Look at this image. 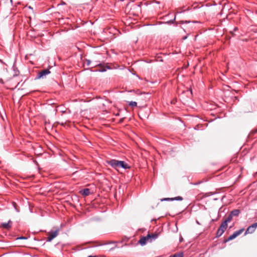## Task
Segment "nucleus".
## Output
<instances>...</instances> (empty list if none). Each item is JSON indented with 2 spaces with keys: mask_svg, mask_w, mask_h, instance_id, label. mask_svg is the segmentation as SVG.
Segmentation results:
<instances>
[{
  "mask_svg": "<svg viewBox=\"0 0 257 257\" xmlns=\"http://www.w3.org/2000/svg\"><path fill=\"white\" fill-rule=\"evenodd\" d=\"M157 234H148L146 236H143L139 240V242L142 245H144L146 244L147 241L149 240L150 242L152 241L153 239H156L157 237Z\"/></svg>",
  "mask_w": 257,
  "mask_h": 257,
  "instance_id": "obj_1",
  "label": "nucleus"
},
{
  "mask_svg": "<svg viewBox=\"0 0 257 257\" xmlns=\"http://www.w3.org/2000/svg\"><path fill=\"white\" fill-rule=\"evenodd\" d=\"M227 227V224H226V222H222L216 232V237H219L221 236L226 230Z\"/></svg>",
  "mask_w": 257,
  "mask_h": 257,
  "instance_id": "obj_2",
  "label": "nucleus"
},
{
  "mask_svg": "<svg viewBox=\"0 0 257 257\" xmlns=\"http://www.w3.org/2000/svg\"><path fill=\"white\" fill-rule=\"evenodd\" d=\"M244 230L243 228L240 229L237 231H235L232 234H231L229 237L225 240V242L228 241L229 240H232L236 238L237 236L240 235Z\"/></svg>",
  "mask_w": 257,
  "mask_h": 257,
  "instance_id": "obj_3",
  "label": "nucleus"
},
{
  "mask_svg": "<svg viewBox=\"0 0 257 257\" xmlns=\"http://www.w3.org/2000/svg\"><path fill=\"white\" fill-rule=\"evenodd\" d=\"M108 164L110 165L113 168L117 170L119 168V161L116 160H111L107 162Z\"/></svg>",
  "mask_w": 257,
  "mask_h": 257,
  "instance_id": "obj_4",
  "label": "nucleus"
},
{
  "mask_svg": "<svg viewBox=\"0 0 257 257\" xmlns=\"http://www.w3.org/2000/svg\"><path fill=\"white\" fill-rule=\"evenodd\" d=\"M58 232L59 230L58 229L55 231H51L48 234L47 240L48 241H51L53 238H54L58 235Z\"/></svg>",
  "mask_w": 257,
  "mask_h": 257,
  "instance_id": "obj_5",
  "label": "nucleus"
},
{
  "mask_svg": "<svg viewBox=\"0 0 257 257\" xmlns=\"http://www.w3.org/2000/svg\"><path fill=\"white\" fill-rule=\"evenodd\" d=\"M50 73V71L48 69L43 70L42 71H41L38 73V75L37 76V78H38V79L43 78L46 75H48Z\"/></svg>",
  "mask_w": 257,
  "mask_h": 257,
  "instance_id": "obj_6",
  "label": "nucleus"
},
{
  "mask_svg": "<svg viewBox=\"0 0 257 257\" xmlns=\"http://www.w3.org/2000/svg\"><path fill=\"white\" fill-rule=\"evenodd\" d=\"M12 221L11 220H9L8 222L2 223L1 224V226L5 229H9L12 227Z\"/></svg>",
  "mask_w": 257,
  "mask_h": 257,
  "instance_id": "obj_7",
  "label": "nucleus"
},
{
  "mask_svg": "<svg viewBox=\"0 0 257 257\" xmlns=\"http://www.w3.org/2000/svg\"><path fill=\"white\" fill-rule=\"evenodd\" d=\"M119 168H122L124 169H128L130 168L129 165L124 161H119Z\"/></svg>",
  "mask_w": 257,
  "mask_h": 257,
  "instance_id": "obj_8",
  "label": "nucleus"
},
{
  "mask_svg": "<svg viewBox=\"0 0 257 257\" xmlns=\"http://www.w3.org/2000/svg\"><path fill=\"white\" fill-rule=\"evenodd\" d=\"M255 229L254 228L253 226L251 225L250 226L248 227V228H247V229L245 231V234L252 233L255 231Z\"/></svg>",
  "mask_w": 257,
  "mask_h": 257,
  "instance_id": "obj_9",
  "label": "nucleus"
},
{
  "mask_svg": "<svg viewBox=\"0 0 257 257\" xmlns=\"http://www.w3.org/2000/svg\"><path fill=\"white\" fill-rule=\"evenodd\" d=\"M240 213V210L238 209H234L232 211H231L230 213V214L233 217V216H237L238 215V214Z\"/></svg>",
  "mask_w": 257,
  "mask_h": 257,
  "instance_id": "obj_10",
  "label": "nucleus"
},
{
  "mask_svg": "<svg viewBox=\"0 0 257 257\" xmlns=\"http://www.w3.org/2000/svg\"><path fill=\"white\" fill-rule=\"evenodd\" d=\"M81 193L84 196H88L90 194V190L88 188H85L81 191Z\"/></svg>",
  "mask_w": 257,
  "mask_h": 257,
  "instance_id": "obj_11",
  "label": "nucleus"
},
{
  "mask_svg": "<svg viewBox=\"0 0 257 257\" xmlns=\"http://www.w3.org/2000/svg\"><path fill=\"white\" fill-rule=\"evenodd\" d=\"M232 217H233V216L230 214H229V215L226 217V218L223 221V222H226V224H227V223L228 222H229L231 221Z\"/></svg>",
  "mask_w": 257,
  "mask_h": 257,
  "instance_id": "obj_12",
  "label": "nucleus"
},
{
  "mask_svg": "<svg viewBox=\"0 0 257 257\" xmlns=\"http://www.w3.org/2000/svg\"><path fill=\"white\" fill-rule=\"evenodd\" d=\"M183 253L182 252H179V253H176L170 257H183Z\"/></svg>",
  "mask_w": 257,
  "mask_h": 257,
  "instance_id": "obj_13",
  "label": "nucleus"
},
{
  "mask_svg": "<svg viewBox=\"0 0 257 257\" xmlns=\"http://www.w3.org/2000/svg\"><path fill=\"white\" fill-rule=\"evenodd\" d=\"M128 104L130 106L132 107L137 106V103L136 101H130Z\"/></svg>",
  "mask_w": 257,
  "mask_h": 257,
  "instance_id": "obj_14",
  "label": "nucleus"
},
{
  "mask_svg": "<svg viewBox=\"0 0 257 257\" xmlns=\"http://www.w3.org/2000/svg\"><path fill=\"white\" fill-rule=\"evenodd\" d=\"M173 201L174 200H177V201H182L183 200V198L181 196H177L174 198H173Z\"/></svg>",
  "mask_w": 257,
  "mask_h": 257,
  "instance_id": "obj_15",
  "label": "nucleus"
},
{
  "mask_svg": "<svg viewBox=\"0 0 257 257\" xmlns=\"http://www.w3.org/2000/svg\"><path fill=\"white\" fill-rule=\"evenodd\" d=\"M134 8L137 9L138 10H139V11H140V10H141V7H140V6H139V5H138V4H135V5H134Z\"/></svg>",
  "mask_w": 257,
  "mask_h": 257,
  "instance_id": "obj_16",
  "label": "nucleus"
},
{
  "mask_svg": "<svg viewBox=\"0 0 257 257\" xmlns=\"http://www.w3.org/2000/svg\"><path fill=\"white\" fill-rule=\"evenodd\" d=\"M161 200L162 201H168V200L173 201V198H165L162 199Z\"/></svg>",
  "mask_w": 257,
  "mask_h": 257,
  "instance_id": "obj_17",
  "label": "nucleus"
},
{
  "mask_svg": "<svg viewBox=\"0 0 257 257\" xmlns=\"http://www.w3.org/2000/svg\"><path fill=\"white\" fill-rule=\"evenodd\" d=\"M190 23V22L187 21H182L180 22L181 24H185V23Z\"/></svg>",
  "mask_w": 257,
  "mask_h": 257,
  "instance_id": "obj_18",
  "label": "nucleus"
},
{
  "mask_svg": "<svg viewBox=\"0 0 257 257\" xmlns=\"http://www.w3.org/2000/svg\"><path fill=\"white\" fill-rule=\"evenodd\" d=\"M91 61L89 60H86V64L87 65H89L90 64Z\"/></svg>",
  "mask_w": 257,
  "mask_h": 257,
  "instance_id": "obj_19",
  "label": "nucleus"
},
{
  "mask_svg": "<svg viewBox=\"0 0 257 257\" xmlns=\"http://www.w3.org/2000/svg\"><path fill=\"white\" fill-rule=\"evenodd\" d=\"M252 225L253 226L254 228L255 229L257 227V222L252 224Z\"/></svg>",
  "mask_w": 257,
  "mask_h": 257,
  "instance_id": "obj_20",
  "label": "nucleus"
},
{
  "mask_svg": "<svg viewBox=\"0 0 257 257\" xmlns=\"http://www.w3.org/2000/svg\"><path fill=\"white\" fill-rule=\"evenodd\" d=\"M99 71H101V72H104V71H106V69H103L102 70H99Z\"/></svg>",
  "mask_w": 257,
  "mask_h": 257,
  "instance_id": "obj_21",
  "label": "nucleus"
},
{
  "mask_svg": "<svg viewBox=\"0 0 257 257\" xmlns=\"http://www.w3.org/2000/svg\"><path fill=\"white\" fill-rule=\"evenodd\" d=\"M175 17H174V20L171 21L172 23H173V22H174V21H175Z\"/></svg>",
  "mask_w": 257,
  "mask_h": 257,
  "instance_id": "obj_22",
  "label": "nucleus"
},
{
  "mask_svg": "<svg viewBox=\"0 0 257 257\" xmlns=\"http://www.w3.org/2000/svg\"><path fill=\"white\" fill-rule=\"evenodd\" d=\"M88 257H96V256H95L89 255V256H88Z\"/></svg>",
  "mask_w": 257,
  "mask_h": 257,
  "instance_id": "obj_23",
  "label": "nucleus"
},
{
  "mask_svg": "<svg viewBox=\"0 0 257 257\" xmlns=\"http://www.w3.org/2000/svg\"><path fill=\"white\" fill-rule=\"evenodd\" d=\"M0 82L3 83V80H2V79H0Z\"/></svg>",
  "mask_w": 257,
  "mask_h": 257,
  "instance_id": "obj_24",
  "label": "nucleus"
},
{
  "mask_svg": "<svg viewBox=\"0 0 257 257\" xmlns=\"http://www.w3.org/2000/svg\"><path fill=\"white\" fill-rule=\"evenodd\" d=\"M196 222L197 224H200V223H199V222L198 221H197Z\"/></svg>",
  "mask_w": 257,
  "mask_h": 257,
  "instance_id": "obj_25",
  "label": "nucleus"
},
{
  "mask_svg": "<svg viewBox=\"0 0 257 257\" xmlns=\"http://www.w3.org/2000/svg\"><path fill=\"white\" fill-rule=\"evenodd\" d=\"M123 120V118H122L121 119H120V121L121 122Z\"/></svg>",
  "mask_w": 257,
  "mask_h": 257,
  "instance_id": "obj_26",
  "label": "nucleus"
},
{
  "mask_svg": "<svg viewBox=\"0 0 257 257\" xmlns=\"http://www.w3.org/2000/svg\"><path fill=\"white\" fill-rule=\"evenodd\" d=\"M20 238L23 239V238H25V237H20Z\"/></svg>",
  "mask_w": 257,
  "mask_h": 257,
  "instance_id": "obj_27",
  "label": "nucleus"
},
{
  "mask_svg": "<svg viewBox=\"0 0 257 257\" xmlns=\"http://www.w3.org/2000/svg\"><path fill=\"white\" fill-rule=\"evenodd\" d=\"M186 38H187L186 37H184V39H186Z\"/></svg>",
  "mask_w": 257,
  "mask_h": 257,
  "instance_id": "obj_28",
  "label": "nucleus"
}]
</instances>
